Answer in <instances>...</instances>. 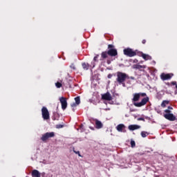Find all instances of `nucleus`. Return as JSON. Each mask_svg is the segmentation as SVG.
Returning a JSON list of instances; mask_svg holds the SVG:
<instances>
[{"instance_id":"obj_31","label":"nucleus","mask_w":177,"mask_h":177,"mask_svg":"<svg viewBox=\"0 0 177 177\" xmlns=\"http://www.w3.org/2000/svg\"><path fill=\"white\" fill-rule=\"evenodd\" d=\"M106 63H107V64H111V61H110V60H107V61H106Z\"/></svg>"},{"instance_id":"obj_20","label":"nucleus","mask_w":177,"mask_h":177,"mask_svg":"<svg viewBox=\"0 0 177 177\" xmlns=\"http://www.w3.org/2000/svg\"><path fill=\"white\" fill-rule=\"evenodd\" d=\"M167 104H169V101L164 100V101H162V102L161 104V106L162 107H165L167 106Z\"/></svg>"},{"instance_id":"obj_30","label":"nucleus","mask_w":177,"mask_h":177,"mask_svg":"<svg viewBox=\"0 0 177 177\" xmlns=\"http://www.w3.org/2000/svg\"><path fill=\"white\" fill-rule=\"evenodd\" d=\"M138 121H145V118H138Z\"/></svg>"},{"instance_id":"obj_15","label":"nucleus","mask_w":177,"mask_h":177,"mask_svg":"<svg viewBox=\"0 0 177 177\" xmlns=\"http://www.w3.org/2000/svg\"><path fill=\"white\" fill-rule=\"evenodd\" d=\"M32 177H41V173L37 169H35L32 171Z\"/></svg>"},{"instance_id":"obj_11","label":"nucleus","mask_w":177,"mask_h":177,"mask_svg":"<svg viewBox=\"0 0 177 177\" xmlns=\"http://www.w3.org/2000/svg\"><path fill=\"white\" fill-rule=\"evenodd\" d=\"M102 99H103V100H108L110 102V100H113V97H111V94H110V93H106L102 95Z\"/></svg>"},{"instance_id":"obj_27","label":"nucleus","mask_w":177,"mask_h":177,"mask_svg":"<svg viewBox=\"0 0 177 177\" xmlns=\"http://www.w3.org/2000/svg\"><path fill=\"white\" fill-rule=\"evenodd\" d=\"M73 152H74L75 154H78L79 157H81V153H80V151H76L75 150H73Z\"/></svg>"},{"instance_id":"obj_25","label":"nucleus","mask_w":177,"mask_h":177,"mask_svg":"<svg viewBox=\"0 0 177 177\" xmlns=\"http://www.w3.org/2000/svg\"><path fill=\"white\" fill-rule=\"evenodd\" d=\"M64 125L63 124H57L56 128L57 129H60V128H63Z\"/></svg>"},{"instance_id":"obj_3","label":"nucleus","mask_w":177,"mask_h":177,"mask_svg":"<svg viewBox=\"0 0 177 177\" xmlns=\"http://www.w3.org/2000/svg\"><path fill=\"white\" fill-rule=\"evenodd\" d=\"M108 55L109 56H111L112 57L114 56H117L118 55V53L117 52V49L114 48V45L109 44L108 46Z\"/></svg>"},{"instance_id":"obj_5","label":"nucleus","mask_w":177,"mask_h":177,"mask_svg":"<svg viewBox=\"0 0 177 177\" xmlns=\"http://www.w3.org/2000/svg\"><path fill=\"white\" fill-rule=\"evenodd\" d=\"M55 136V132H47L42 135L41 140L42 142H46L49 138H53Z\"/></svg>"},{"instance_id":"obj_35","label":"nucleus","mask_w":177,"mask_h":177,"mask_svg":"<svg viewBox=\"0 0 177 177\" xmlns=\"http://www.w3.org/2000/svg\"><path fill=\"white\" fill-rule=\"evenodd\" d=\"M171 84L172 85H176V82H173Z\"/></svg>"},{"instance_id":"obj_21","label":"nucleus","mask_w":177,"mask_h":177,"mask_svg":"<svg viewBox=\"0 0 177 177\" xmlns=\"http://www.w3.org/2000/svg\"><path fill=\"white\" fill-rule=\"evenodd\" d=\"M75 103H76V104H80V103H81V100L80 99V97H75Z\"/></svg>"},{"instance_id":"obj_4","label":"nucleus","mask_w":177,"mask_h":177,"mask_svg":"<svg viewBox=\"0 0 177 177\" xmlns=\"http://www.w3.org/2000/svg\"><path fill=\"white\" fill-rule=\"evenodd\" d=\"M124 55L128 56L129 57H133V56H136V52L133 51L132 48H126L123 50Z\"/></svg>"},{"instance_id":"obj_23","label":"nucleus","mask_w":177,"mask_h":177,"mask_svg":"<svg viewBox=\"0 0 177 177\" xmlns=\"http://www.w3.org/2000/svg\"><path fill=\"white\" fill-rule=\"evenodd\" d=\"M55 86L57 88H62V83L57 82V83H55Z\"/></svg>"},{"instance_id":"obj_14","label":"nucleus","mask_w":177,"mask_h":177,"mask_svg":"<svg viewBox=\"0 0 177 177\" xmlns=\"http://www.w3.org/2000/svg\"><path fill=\"white\" fill-rule=\"evenodd\" d=\"M109 57L108 51H104L101 53V60H104V59H107Z\"/></svg>"},{"instance_id":"obj_10","label":"nucleus","mask_w":177,"mask_h":177,"mask_svg":"<svg viewBox=\"0 0 177 177\" xmlns=\"http://www.w3.org/2000/svg\"><path fill=\"white\" fill-rule=\"evenodd\" d=\"M172 75H174V74H171V73H168V74L162 73L160 77H161V79L163 81H167V80H171L172 78Z\"/></svg>"},{"instance_id":"obj_7","label":"nucleus","mask_w":177,"mask_h":177,"mask_svg":"<svg viewBox=\"0 0 177 177\" xmlns=\"http://www.w3.org/2000/svg\"><path fill=\"white\" fill-rule=\"evenodd\" d=\"M59 101L62 110H66V109H67V100H66V98L64 97H62L59 99Z\"/></svg>"},{"instance_id":"obj_17","label":"nucleus","mask_w":177,"mask_h":177,"mask_svg":"<svg viewBox=\"0 0 177 177\" xmlns=\"http://www.w3.org/2000/svg\"><path fill=\"white\" fill-rule=\"evenodd\" d=\"M97 59H99V55H97L93 58V61L91 62V64L93 65L92 68H95V66H96V64H95V62H97Z\"/></svg>"},{"instance_id":"obj_13","label":"nucleus","mask_w":177,"mask_h":177,"mask_svg":"<svg viewBox=\"0 0 177 177\" xmlns=\"http://www.w3.org/2000/svg\"><path fill=\"white\" fill-rule=\"evenodd\" d=\"M140 126L138 124H131L129 126V131H135L136 129H140Z\"/></svg>"},{"instance_id":"obj_32","label":"nucleus","mask_w":177,"mask_h":177,"mask_svg":"<svg viewBox=\"0 0 177 177\" xmlns=\"http://www.w3.org/2000/svg\"><path fill=\"white\" fill-rule=\"evenodd\" d=\"M111 77H113V75H111V74H109V75H108V78H111Z\"/></svg>"},{"instance_id":"obj_19","label":"nucleus","mask_w":177,"mask_h":177,"mask_svg":"<svg viewBox=\"0 0 177 177\" xmlns=\"http://www.w3.org/2000/svg\"><path fill=\"white\" fill-rule=\"evenodd\" d=\"M134 68H137L138 70H140V68H146V66H142L139 64H136L134 66Z\"/></svg>"},{"instance_id":"obj_9","label":"nucleus","mask_w":177,"mask_h":177,"mask_svg":"<svg viewBox=\"0 0 177 177\" xmlns=\"http://www.w3.org/2000/svg\"><path fill=\"white\" fill-rule=\"evenodd\" d=\"M126 128H127V127H125V124H120L116 127V129H117L118 132L125 133V132H127Z\"/></svg>"},{"instance_id":"obj_34","label":"nucleus","mask_w":177,"mask_h":177,"mask_svg":"<svg viewBox=\"0 0 177 177\" xmlns=\"http://www.w3.org/2000/svg\"><path fill=\"white\" fill-rule=\"evenodd\" d=\"M173 108L171 106H168V110H172Z\"/></svg>"},{"instance_id":"obj_28","label":"nucleus","mask_w":177,"mask_h":177,"mask_svg":"<svg viewBox=\"0 0 177 177\" xmlns=\"http://www.w3.org/2000/svg\"><path fill=\"white\" fill-rule=\"evenodd\" d=\"M71 68H73V70H75V65H74V64H72L71 65Z\"/></svg>"},{"instance_id":"obj_8","label":"nucleus","mask_w":177,"mask_h":177,"mask_svg":"<svg viewBox=\"0 0 177 177\" xmlns=\"http://www.w3.org/2000/svg\"><path fill=\"white\" fill-rule=\"evenodd\" d=\"M164 117L166 120H169V121H175L176 120V117L172 113H165L164 114Z\"/></svg>"},{"instance_id":"obj_29","label":"nucleus","mask_w":177,"mask_h":177,"mask_svg":"<svg viewBox=\"0 0 177 177\" xmlns=\"http://www.w3.org/2000/svg\"><path fill=\"white\" fill-rule=\"evenodd\" d=\"M165 113H167V114H169V113H171V111L169 109H165Z\"/></svg>"},{"instance_id":"obj_36","label":"nucleus","mask_w":177,"mask_h":177,"mask_svg":"<svg viewBox=\"0 0 177 177\" xmlns=\"http://www.w3.org/2000/svg\"><path fill=\"white\" fill-rule=\"evenodd\" d=\"M90 129H92V131H95V129L92 127H90Z\"/></svg>"},{"instance_id":"obj_37","label":"nucleus","mask_w":177,"mask_h":177,"mask_svg":"<svg viewBox=\"0 0 177 177\" xmlns=\"http://www.w3.org/2000/svg\"><path fill=\"white\" fill-rule=\"evenodd\" d=\"M131 80H135V77H129Z\"/></svg>"},{"instance_id":"obj_24","label":"nucleus","mask_w":177,"mask_h":177,"mask_svg":"<svg viewBox=\"0 0 177 177\" xmlns=\"http://www.w3.org/2000/svg\"><path fill=\"white\" fill-rule=\"evenodd\" d=\"M135 146H136L135 141L134 140H131V147H135Z\"/></svg>"},{"instance_id":"obj_12","label":"nucleus","mask_w":177,"mask_h":177,"mask_svg":"<svg viewBox=\"0 0 177 177\" xmlns=\"http://www.w3.org/2000/svg\"><path fill=\"white\" fill-rule=\"evenodd\" d=\"M95 128L97 129H102V128H103V123H102L99 120L95 119Z\"/></svg>"},{"instance_id":"obj_38","label":"nucleus","mask_w":177,"mask_h":177,"mask_svg":"<svg viewBox=\"0 0 177 177\" xmlns=\"http://www.w3.org/2000/svg\"><path fill=\"white\" fill-rule=\"evenodd\" d=\"M73 111H74V109H73Z\"/></svg>"},{"instance_id":"obj_26","label":"nucleus","mask_w":177,"mask_h":177,"mask_svg":"<svg viewBox=\"0 0 177 177\" xmlns=\"http://www.w3.org/2000/svg\"><path fill=\"white\" fill-rule=\"evenodd\" d=\"M71 107H77L78 104L76 102H73V104H71Z\"/></svg>"},{"instance_id":"obj_22","label":"nucleus","mask_w":177,"mask_h":177,"mask_svg":"<svg viewBox=\"0 0 177 177\" xmlns=\"http://www.w3.org/2000/svg\"><path fill=\"white\" fill-rule=\"evenodd\" d=\"M148 135H149V133H147V131H142L141 132L142 138H146V136H147Z\"/></svg>"},{"instance_id":"obj_1","label":"nucleus","mask_w":177,"mask_h":177,"mask_svg":"<svg viewBox=\"0 0 177 177\" xmlns=\"http://www.w3.org/2000/svg\"><path fill=\"white\" fill-rule=\"evenodd\" d=\"M133 96V97L132 99V102H133V105L136 107H142V106H145L147 103V102H149V97H145V96H146L145 93H134ZM140 96H142L144 98L141 100V102H139V100L140 99Z\"/></svg>"},{"instance_id":"obj_2","label":"nucleus","mask_w":177,"mask_h":177,"mask_svg":"<svg viewBox=\"0 0 177 177\" xmlns=\"http://www.w3.org/2000/svg\"><path fill=\"white\" fill-rule=\"evenodd\" d=\"M127 80H129V75L128 74L120 71L116 73V80L115 82L117 85H122L123 88H125L127 86L125 84Z\"/></svg>"},{"instance_id":"obj_18","label":"nucleus","mask_w":177,"mask_h":177,"mask_svg":"<svg viewBox=\"0 0 177 177\" xmlns=\"http://www.w3.org/2000/svg\"><path fill=\"white\" fill-rule=\"evenodd\" d=\"M82 66L84 70H89V64L84 62L82 64Z\"/></svg>"},{"instance_id":"obj_16","label":"nucleus","mask_w":177,"mask_h":177,"mask_svg":"<svg viewBox=\"0 0 177 177\" xmlns=\"http://www.w3.org/2000/svg\"><path fill=\"white\" fill-rule=\"evenodd\" d=\"M141 56H142V59H145V60H151V56H150L147 54L142 53Z\"/></svg>"},{"instance_id":"obj_6","label":"nucleus","mask_w":177,"mask_h":177,"mask_svg":"<svg viewBox=\"0 0 177 177\" xmlns=\"http://www.w3.org/2000/svg\"><path fill=\"white\" fill-rule=\"evenodd\" d=\"M41 114L44 120H49V111L46 107L44 106L41 109Z\"/></svg>"},{"instance_id":"obj_33","label":"nucleus","mask_w":177,"mask_h":177,"mask_svg":"<svg viewBox=\"0 0 177 177\" xmlns=\"http://www.w3.org/2000/svg\"><path fill=\"white\" fill-rule=\"evenodd\" d=\"M142 42V44H146V39H143Z\"/></svg>"}]
</instances>
